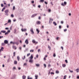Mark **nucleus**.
Segmentation results:
<instances>
[{"label":"nucleus","instance_id":"obj_1","mask_svg":"<svg viewBox=\"0 0 79 79\" xmlns=\"http://www.w3.org/2000/svg\"><path fill=\"white\" fill-rule=\"evenodd\" d=\"M9 11L8 10H5V12L6 13L5 15H6V16H8V13Z\"/></svg>","mask_w":79,"mask_h":79},{"label":"nucleus","instance_id":"obj_2","mask_svg":"<svg viewBox=\"0 0 79 79\" xmlns=\"http://www.w3.org/2000/svg\"><path fill=\"white\" fill-rule=\"evenodd\" d=\"M25 43H26L27 45L29 44V41H28V40L27 39L25 41Z\"/></svg>","mask_w":79,"mask_h":79},{"label":"nucleus","instance_id":"obj_3","mask_svg":"<svg viewBox=\"0 0 79 79\" xmlns=\"http://www.w3.org/2000/svg\"><path fill=\"white\" fill-rule=\"evenodd\" d=\"M30 31L33 34H34V32L33 31V28H31L30 30Z\"/></svg>","mask_w":79,"mask_h":79},{"label":"nucleus","instance_id":"obj_4","mask_svg":"<svg viewBox=\"0 0 79 79\" xmlns=\"http://www.w3.org/2000/svg\"><path fill=\"white\" fill-rule=\"evenodd\" d=\"M4 43H5L6 44H8V41L6 40H5L4 41Z\"/></svg>","mask_w":79,"mask_h":79},{"label":"nucleus","instance_id":"obj_5","mask_svg":"<svg viewBox=\"0 0 79 79\" xmlns=\"http://www.w3.org/2000/svg\"><path fill=\"white\" fill-rule=\"evenodd\" d=\"M21 31H22V32H26V31H27V30H26V29H23L22 28L21 29Z\"/></svg>","mask_w":79,"mask_h":79},{"label":"nucleus","instance_id":"obj_6","mask_svg":"<svg viewBox=\"0 0 79 79\" xmlns=\"http://www.w3.org/2000/svg\"><path fill=\"white\" fill-rule=\"evenodd\" d=\"M37 14H35L31 16L32 18H34V17H35V16H37Z\"/></svg>","mask_w":79,"mask_h":79},{"label":"nucleus","instance_id":"obj_7","mask_svg":"<svg viewBox=\"0 0 79 79\" xmlns=\"http://www.w3.org/2000/svg\"><path fill=\"white\" fill-rule=\"evenodd\" d=\"M36 24H40L41 22L40 21H37L36 22Z\"/></svg>","mask_w":79,"mask_h":79},{"label":"nucleus","instance_id":"obj_8","mask_svg":"<svg viewBox=\"0 0 79 79\" xmlns=\"http://www.w3.org/2000/svg\"><path fill=\"white\" fill-rule=\"evenodd\" d=\"M10 30H8L7 32H6L5 33V35H6L8 34V33H10Z\"/></svg>","mask_w":79,"mask_h":79},{"label":"nucleus","instance_id":"obj_9","mask_svg":"<svg viewBox=\"0 0 79 79\" xmlns=\"http://www.w3.org/2000/svg\"><path fill=\"white\" fill-rule=\"evenodd\" d=\"M27 79H33V78L32 77H30L29 76H28Z\"/></svg>","mask_w":79,"mask_h":79},{"label":"nucleus","instance_id":"obj_10","mask_svg":"<svg viewBox=\"0 0 79 79\" xmlns=\"http://www.w3.org/2000/svg\"><path fill=\"white\" fill-rule=\"evenodd\" d=\"M26 77L25 75H23L22 76L23 79H25Z\"/></svg>","mask_w":79,"mask_h":79},{"label":"nucleus","instance_id":"obj_11","mask_svg":"<svg viewBox=\"0 0 79 79\" xmlns=\"http://www.w3.org/2000/svg\"><path fill=\"white\" fill-rule=\"evenodd\" d=\"M36 31L38 32V34L40 32V30H39L38 29H36Z\"/></svg>","mask_w":79,"mask_h":79},{"label":"nucleus","instance_id":"obj_12","mask_svg":"<svg viewBox=\"0 0 79 79\" xmlns=\"http://www.w3.org/2000/svg\"><path fill=\"white\" fill-rule=\"evenodd\" d=\"M31 60H32L33 58V56L32 55H31L30 57Z\"/></svg>","mask_w":79,"mask_h":79},{"label":"nucleus","instance_id":"obj_13","mask_svg":"<svg viewBox=\"0 0 79 79\" xmlns=\"http://www.w3.org/2000/svg\"><path fill=\"white\" fill-rule=\"evenodd\" d=\"M13 48L14 49H15V50H16V48H17L15 46H13Z\"/></svg>","mask_w":79,"mask_h":79},{"label":"nucleus","instance_id":"obj_14","mask_svg":"<svg viewBox=\"0 0 79 79\" xmlns=\"http://www.w3.org/2000/svg\"><path fill=\"white\" fill-rule=\"evenodd\" d=\"M2 46H5V44L4 43H2Z\"/></svg>","mask_w":79,"mask_h":79},{"label":"nucleus","instance_id":"obj_15","mask_svg":"<svg viewBox=\"0 0 79 79\" xmlns=\"http://www.w3.org/2000/svg\"><path fill=\"white\" fill-rule=\"evenodd\" d=\"M32 42L33 44H35V40H32Z\"/></svg>","mask_w":79,"mask_h":79},{"label":"nucleus","instance_id":"obj_16","mask_svg":"<svg viewBox=\"0 0 79 79\" xmlns=\"http://www.w3.org/2000/svg\"><path fill=\"white\" fill-rule=\"evenodd\" d=\"M53 23L54 24L55 26H56L57 25L56 23V22H53Z\"/></svg>","mask_w":79,"mask_h":79},{"label":"nucleus","instance_id":"obj_17","mask_svg":"<svg viewBox=\"0 0 79 79\" xmlns=\"http://www.w3.org/2000/svg\"><path fill=\"white\" fill-rule=\"evenodd\" d=\"M22 59L23 60H24V59H26V56H23L22 57Z\"/></svg>","mask_w":79,"mask_h":79},{"label":"nucleus","instance_id":"obj_18","mask_svg":"<svg viewBox=\"0 0 79 79\" xmlns=\"http://www.w3.org/2000/svg\"><path fill=\"white\" fill-rule=\"evenodd\" d=\"M35 65L36 66H37V67H39V66H40V64H36Z\"/></svg>","mask_w":79,"mask_h":79},{"label":"nucleus","instance_id":"obj_19","mask_svg":"<svg viewBox=\"0 0 79 79\" xmlns=\"http://www.w3.org/2000/svg\"><path fill=\"white\" fill-rule=\"evenodd\" d=\"M1 32H3V33H5L6 32V31H1Z\"/></svg>","mask_w":79,"mask_h":79},{"label":"nucleus","instance_id":"obj_20","mask_svg":"<svg viewBox=\"0 0 79 79\" xmlns=\"http://www.w3.org/2000/svg\"><path fill=\"white\" fill-rule=\"evenodd\" d=\"M4 48L3 47H2L0 50H1L2 51H3V50Z\"/></svg>","mask_w":79,"mask_h":79},{"label":"nucleus","instance_id":"obj_21","mask_svg":"<svg viewBox=\"0 0 79 79\" xmlns=\"http://www.w3.org/2000/svg\"><path fill=\"white\" fill-rule=\"evenodd\" d=\"M29 62H30V63H32V62H33V60H30L29 61Z\"/></svg>","mask_w":79,"mask_h":79},{"label":"nucleus","instance_id":"obj_22","mask_svg":"<svg viewBox=\"0 0 79 79\" xmlns=\"http://www.w3.org/2000/svg\"><path fill=\"white\" fill-rule=\"evenodd\" d=\"M14 33L16 34V29H14Z\"/></svg>","mask_w":79,"mask_h":79},{"label":"nucleus","instance_id":"obj_23","mask_svg":"<svg viewBox=\"0 0 79 79\" xmlns=\"http://www.w3.org/2000/svg\"><path fill=\"white\" fill-rule=\"evenodd\" d=\"M4 10H5V7L3 8L2 9V12H3V11Z\"/></svg>","mask_w":79,"mask_h":79},{"label":"nucleus","instance_id":"obj_24","mask_svg":"<svg viewBox=\"0 0 79 79\" xmlns=\"http://www.w3.org/2000/svg\"><path fill=\"white\" fill-rule=\"evenodd\" d=\"M10 44H15V42L11 41L10 42Z\"/></svg>","mask_w":79,"mask_h":79},{"label":"nucleus","instance_id":"obj_25","mask_svg":"<svg viewBox=\"0 0 79 79\" xmlns=\"http://www.w3.org/2000/svg\"><path fill=\"white\" fill-rule=\"evenodd\" d=\"M62 66L63 67H66V64H62Z\"/></svg>","mask_w":79,"mask_h":79},{"label":"nucleus","instance_id":"obj_26","mask_svg":"<svg viewBox=\"0 0 79 79\" xmlns=\"http://www.w3.org/2000/svg\"><path fill=\"white\" fill-rule=\"evenodd\" d=\"M40 2H42V3H43L44 2V0H40Z\"/></svg>","mask_w":79,"mask_h":79},{"label":"nucleus","instance_id":"obj_27","mask_svg":"<svg viewBox=\"0 0 79 79\" xmlns=\"http://www.w3.org/2000/svg\"><path fill=\"white\" fill-rule=\"evenodd\" d=\"M66 76H67L65 75L64 77V79H66Z\"/></svg>","mask_w":79,"mask_h":79},{"label":"nucleus","instance_id":"obj_28","mask_svg":"<svg viewBox=\"0 0 79 79\" xmlns=\"http://www.w3.org/2000/svg\"><path fill=\"white\" fill-rule=\"evenodd\" d=\"M30 52H34V49L30 50Z\"/></svg>","mask_w":79,"mask_h":79},{"label":"nucleus","instance_id":"obj_29","mask_svg":"<svg viewBox=\"0 0 79 79\" xmlns=\"http://www.w3.org/2000/svg\"><path fill=\"white\" fill-rule=\"evenodd\" d=\"M30 55H31V53H30L27 54V56H30Z\"/></svg>","mask_w":79,"mask_h":79},{"label":"nucleus","instance_id":"obj_30","mask_svg":"<svg viewBox=\"0 0 79 79\" xmlns=\"http://www.w3.org/2000/svg\"><path fill=\"white\" fill-rule=\"evenodd\" d=\"M14 64H17V62L16 61H14Z\"/></svg>","mask_w":79,"mask_h":79},{"label":"nucleus","instance_id":"obj_31","mask_svg":"<svg viewBox=\"0 0 79 79\" xmlns=\"http://www.w3.org/2000/svg\"><path fill=\"white\" fill-rule=\"evenodd\" d=\"M27 63H24V64L23 66H27Z\"/></svg>","mask_w":79,"mask_h":79},{"label":"nucleus","instance_id":"obj_32","mask_svg":"<svg viewBox=\"0 0 79 79\" xmlns=\"http://www.w3.org/2000/svg\"><path fill=\"white\" fill-rule=\"evenodd\" d=\"M76 71H77V73H78V72H79V69H76Z\"/></svg>","mask_w":79,"mask_h":79},{"label":"nucleus","instance_id":"obj_33","mask_svg":"<svg viewBox=\"0 0 79 79\" xmlns=\"http://www.w3.org/2000/svg\"><path fill=\"white\" fill-rule=\"evenodd\" d=\"M53 56L54 57H55V56H56V54H55V53H54V54L53 55Z\"/></svg>","mask_w":79,"mask_h":79},{"label":"nucleus","instance_id":"obj_34","mask_svg":"<svg viewBox=\"0 0 79 79\" xmlns=\"http://www.w3.org/2000/svg\"><path fill=\"white\" fill-rule=\"evenodd\" d=\"M13 54H14V56H15V54H16V52H14Z\"/></svg>","mask_w":79,"mask_h":79},{"label":"nucleus","instance_id":"obj_35","mask_svg":"<svg viewBox=\"0 0 79 79\" xmlns=\"http://www.w3.org/2000/svg\"><path fill=\"white\" fill-rule=\"evenodd\" d=\"M11 17H12V18H13V17H14V15H13V14H12L11 15Z\"/></svg>","mask_w":79,"mask_h":79},{"label":"nucleus","instance_id":"obj_36","mask_svg":"<svg viewBox=\"0 0 79 79\" xmlns=\"http://www.w3.org/2000/svg\"><path fill=\"white\" fill-rule=\"evenodd\" d=\"M56 73H57V74H58L59 73V71H56Z\"/></svg>","mask_w":79,"mask_h":79},{"label":"nucleus","instance_id":"obj_37","mask_svg":"<svg viewBox=\"0 0 79 79\" xmlns=\"http://www.w3.org/2000/svg\"><path fill=\"white\" fill-rule=\"evenodd\" d=\"M49 20H50L51 21V20L52 21H53V19H52L51 18H49Z\"/></svg>","mask_w":79,"mask_h":79},{"label":"nucleus","instance_id":"obj_38","mask_svg":"<svg viewBox=\"0 0 79 79\" xmlns=\"http://www.w3.org/2000/svg\"><path fill=\"white\" fill-rule=\"evenodd\" d=\"M64 32H66V31H67V29H64Z\"/></svg>","mask_w":79,"mask_h":79},{"label":"nucleus","instance_id":"obj_39","mask_svg":"<svg viewBox=\"0 0 79 79\" xmlns=\"http://www.w3.org/2000/svg\"><path fill=\"white\" fill-rule=\"evenodd\" d=\"M17 58L18 60H19L20 58L19 57V56H17Z\"/></svg>","mask_w":79,"mask_h":79},{"label":"nucleus","instance_id":"obj_40","mask_svg":"<svg viewBox=\"0 0 79 79\" xmlns=\"http://www.w3.org/2000/svg\"><path fill=\"white\" fill-rule=\"evenodd\" d=\"M13 9L14 10H15V6H14L13 7Z\"/></svg>","mask_w":79,"mask_h":79},{"label":"nucleus","instance_id":"obj_41","mask_svg":"<svg viewBox=\"0 0 79 79\" xmlns=\"http://www.w3.org/2000/svg\"><path fill=\"white\" fill-rule=\"evenodd\" d=\"M66 4H67V2H64V5H66Z\"/></svg>","mask_w":79,"mask_h":79},{"label":"nucleus","instance_id":"obj_42","mask_svg":"<svg viewBox=\"0 0 79 79\" xmlns=\"http://www.w3.org/2000/svg\"><path fill=\"white\" fill-rule=\"evenodd\" d=\"M48 48H49L50 50H51V47H50L49 46H48Z\"/></svg>","mask_w":79,"mask_h":79},{"label":"nucleus","instance_id":"obj_43","mask_svg":"<svg viewBox=\"0 0 79 79\" xmlns=\"http://www.w3.org/2000/svg\"><path fill=\"white\" fill-rule=\"evenodd\" d=\"M69 71L70 73H73V71H71V70H70V69H69Z\"/></svg>","mask_w":79,"mask_h":79},{"label":"nucleus","instance_id":"obj_44","mask_svg":"<svg viewBox=\"0 0 79 79\" xmlns=\"http://www.w3.org/2000/svg\"><path fill=\"white\" fill-rule=\"evenodd\" d=\"M35 45H36V44H38V42H35Z\"/></svg>","mask_w":79,"mask_h":79},{"label":"nucleus","instance_id":"obj_45","mask_svg":"<svg viewBox=\"0 0 79 79\" xmlns=\"http://www.w3.org/2000/svg\"><path fill=\"white\" fill-rule=\"evenodd\" d=\"M44 68H46L47 66L46 65V64H44Z\"/></svg>","mask_w":79,"mask_h":79},{"label":"nucleus","instance_id":"obj_46","mask_svg":"<svg viewBox=\"0 0 79 79\" xmlns=\"http://www.w3.org/2000/svg\"><path fill=\"white\" fill-rule=\"evenodd\" d=\"M48 12H51V10L50 9H48Z\"/></svg>","mask_w":79,"mask_h":79},{"label":"nucleus","instance_id":"obj_47","mask_svg":"<svg viewBox=\"0 0 79 79\" xmlns=\"http://www.w3.org/2000/svg\"><path fill=\"white\" fill-rule=\"evenodd\" d=\"M51 74H55V73L53 72H51Z\"/></svg>","mask_w":79,"mask_h":79},{"label":"nucleus","instance_id":"obj_48","mask_svg":"<svg viewBox=\"0 0 79 79\" xmlns=\"http://www.w3.org/2000/svg\"><path fill=\"white\" fill-rule=\"evenodd\" d=\"M65 62H66V63H68V60H65Z\"/></svg>","mask_w":79,"mask_h":79},{"label":"nucleus","instance_id":"obj_49","mask_svg":"<svg viewBox=\"0 0 79 79\" xmlns=\"http://www.w3.org/2000/svg\"><path fill=\"white\" fill-rule=\"evenodd\" d=\"M44 3H45V4H46V5H47L48 4V2H44Z\"/></svg>","mask_w":79,"mask_h":79},{"label":"nucleus","instance_id":"obj_50","mask_svg":"<svg viewBox=\"0 0 79 79\" xmlns=\"http://www.w3.org/2000/svg\"><path fill=\"white\" fill-rule=\"evenodd\" d=\"M40 49H38V52H40Z\"/></svg>","mask_w":79,"mask_h":79},{"label":"nucleus","instance_id":"obj_51","mask_svg":"<svg viewBox=\"0 0 79 79\" xmlns=\"http://www.w3.org/2000/svg\"><path fill=\"white\" fill-rule=\"evenodd\" d=\"M36 57L37 58H38V57H39V55H36Z\"/></svg>","mask_w":79,"mask_h":79},{"label":"nucleus","instance_id":"obj_52","mask_svg":"<svg viewBox=\"0 0 79 79\" xmlns=\"http://www.w3.org/2000/svg\"><path fill=\"white\" fill-rule=\"evenodd\" d=\"M9 28H8V27H6L5 28V29H6V30H8V29Z\"/></svg>","mask_w":79,"mask_h":79},{"label":"nucleus","instance_id":"obj_53","mask_svg":"<svg viewBox=\"0 0 79 79\" xmlns=\"http://www.w3.org/2000/svg\"><path fill=\"white\" fill-rule=\"evenodd\" d=\"M1 6L2 7H3V4H1Z\"/></svg>","mask_w":79,"mask_h":79},{"label":"nucleus","instance_id":"obj_54","mask_svg":"<svg viewBox=\"0 0 79 79\" xmlns=\"http://www.w3.org/2000/svg\"><path fill=\"white\" fill-rule=\"evenodd\" d=\"M51 4L52 5H53V2H51Z\"/></svg>","mask_w":79,"mask_h":79},{"label":"nucleus","instance_id":"obj_55","mask_svg":"<svg viewBox=\"0 0 79 79\" xmlns=\"http://www.w3.org/2000/svg\"><path fill=\"white\" fill-rule=\"evenodd\" d=\"M59 39H60V38H59V37H58L56 38V40H58Z\"/></svg>","mask_w":79,"mask_h":79},{"label":"nucleus","instance_id":"obj_56","mask_svg":"<svg viewBox=\"0 0 79 79\" xmlns=\"http://www.w3.org/2000/svg\"><path fill=\"white\" fill-rule=\"evenodd\" d=\"M3 2H4V5H6V3H5V1H3Z\"/></svg>","mask_w":79,"mask_h":79},{"label":"nucleus","instance_id":"obj_57","mask_svg":"<svg viewBox=\"0 0 79 79\" xmlns=\"http://www.w3.org/2000/svg\"><path fill=\"white\" fill-rule=\"evenodd\" d=\"M14 69H16V67H13Z\"/></svg>","mask_w":79,"mask_h":79},{"label":"nucleus","instance_id":"obj_58","mask_svg":"<svg viewBox=\"0 0 79 79\" xmlns=\"http://www.w3.org/2000/svg\"><path fill=\"white\" fill-rule=\"evenodd\" d=\"M38 48H39V47L38 46H37L36 47V49H38Z\"/></svg>","mask_w":79,"mask_h":79},{"label":"nucleus","instance_id":"obj_59","mask_svg":"<svg viewBox=\"0 0 79 79\" xmlns=\"http://www.w3.org/2000/svg\"><path fill=\"white\" fill-rule=\"evenodd\" d=\"M63 21H61V23L62 24H63Z\"/></svg>","mask_w":79,"mask_h":79},{"label":"nucleus","instance_id":"obj_60","mask_svg":"<svg viewBox=\"0 0 79 79\" xmlns=\"http://www.w3.org/2000/svg\"><path fill=\"white\" fill-rule=\"evenodd\" d=\"M31 3H34V1H33L31 2Z\"/></svg>","mask_w":79,"mask_h":79},{"label":"nucleus","instance_id":"obj_61","mask_svg":"<svg viewBox=\"0 0 79 79\" xmlns=\"http://www.w3.org/2000/svg\"><path fill=\"white\" fill-rule=\"evenodd\" d=\"M61 48L62 49V50H63V47H61Z\"/></svg>","mask_w":79,"mask_h":79},{"label":"nucleus","instance_id":"obj_62","mask_svg":"<svg viewBox=\"0 0 79 79\" xmlns=\"http://www.w3.org/2000/svg\"><path fill=\"white\" fill-rule=\"evenodd\" d=\"M48 67H51V65H50V64H49L48 65Z\"/></svg>","mask_w":79,"mask_h":79},{"label":"nucleus","instance_id":"obj_63","mask_svg":"<svg viewBox=\"0 0 79 79\" xmlns=\"http://www.w3.org/2000/svg\"><path fill=\"white\" fill-rule=\"evenodd\" d=\"M77 79H79V76H77Z\"/></svg>","mask_w":79,"mask_h":79},{"label":"nucleus","instance_id":"obj_64","mask_svg":"<svg viewBox=\"0 0 79 79\" xmlns=\"http://www.w3.org/2000/svg\"><path fill=\"white\" fill-rule=\"evenodd\" d=\"M8 23H10V19L9 20Z\"/></svg>","mask_w":79,"mask_h":79}]
</instances>
